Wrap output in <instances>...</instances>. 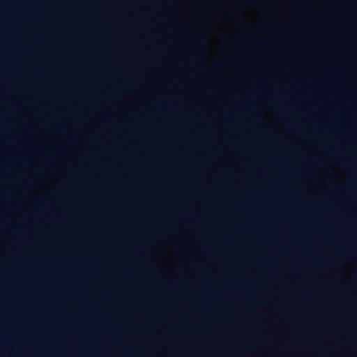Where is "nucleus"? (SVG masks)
<instances>
[{
	"instance_id": "f257e3e1",
	"label": "nucleus",
	"mask_w": 357,
	"mask_h": 357,
	"mask_svg": "<svg viewBox=\"0 0 357 357\" xmlns=\"http://www.w3.org/2000/svg\"><path fill=\"white\" fill-rule=\"evenodd\" d=\"M239 18H240V20H241V22L242 25L245 26L246 24H245V22L242 15H239Z\"/></svg>"
}]
</instances>
